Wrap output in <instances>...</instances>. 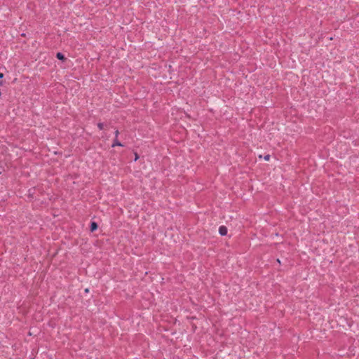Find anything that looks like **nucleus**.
Masks as SVG:
<instances>
[{
    "label": "nucleus",
    "instance_id": "obj_5",
    "mask_svg": "<svg viewBox=\"0 0 359 359\" xmlns=\"http://www.w3.org/2000/svg\"><path fill=\"white\" fill-rule=\"evenodd\" d=\"M97 127L99 128V129L102 130L104 128V124L102 123H99L97 124Z\"/></svg>",
    "mask_w": 359,
    "mask_h": 359
},
{
    "label": "nucleus",
    "instance_id": "obj_3",
    "mask_svg": "<svg viewBox=\"0 0 359 359\" xmlns=\"http://www.w3.org/2000/svg\"><path fill=\"white\" fill-rule=\"evenodd\" d=\"M56 57L58 60H65V55L61 53H57V55H56Z\"/></svg>",
    "mask_w": 359,
    "mask_h": 359
},
{
    "label": "nucleus",
    "instance_id": "obj_2",
    "mask_svg": "<svg viewBox=\"0 0 359 359\" xmlns=\"http://www.w3.org/2000/svg\"><path fill=\"white\" fill-rule=\"evenodd\" d=\"M111 146H112V147H116V146L122 147V146H123V144H122L120 142H118V141L117 140V139H115V140H114V142H113V144H112V145H111Z\"/></svg>",
    "mask_w": 359,
    "mask_h": 359
},
{
    "label": "nucleus",
    "instance_id": "obj_9",
    "mask_svg": "<svg viewBox=\"0 0 359 359\" xmlns=\"http://www.w3.org/2000/svg\"><path fill=\"white\" fill-rule=\"evenodd\" d=\"M137 158H138V156H137V155H136L135 156V161L137 160Z\"/></svg>",
    "mask_w": 359,
    "mask_h": 359
},
{
    "label": "nucleus",
    "instance_id": "obj_7",
    "mask_svg": "<svg viewBox=\"0 0 359 359\" xmlns=\"http://www.w3.org/2000/svg\"><path fill=\"white\" fill-rule=\"evenodd\" d=\"M118 133H118V130H116V131L115 132V136H116V137H118Z\"/></svg>",
    "mask_w": 359,
    "mask_h": 359
},
{
    "label": "nucleus",
    "instance_id": "obj_4",
    "mask_svg": "<svg viewBox=\"0 0 359 359\" xmlns=\"http://www.w3.org/2000/svg\"><path fill=\"white\" fill-rule=\"evenodd\" d=\"M97 229V225L95 222H92L90 225V231H94Z\"/></svg>",
    "mask_w": 359,
    "mask_h": 359
},
{
    "label": "nucleus",
    "instance_id": "obj_6",
    "mask_svg": "<svg viewBox=\"0 0 359 359\" xmlns=\"http://www.w3.org/2000/svg\"><path fill=\"white\" fill-rule=\"evenodd\" d=\"M269 158H270L269 155H267V156H266L264 157V159H265L266 161H269Z\"/></svg>",
    "mask_w": 359,
    "mask_h": 359
},
{
    "label": "nucleus",
    "instance_id": "obj_8",
    "mask_svg": "<svg viewBox=\"0 0 359 359\" xmlns=\"http://www.w3.org/2000/svg\"><path fill=\"white\" fill-rule=\"evenodd\" d=\"M4 74L2 73H0V79L3 78Z\"/></svg>",
    "mask_w": 359,
    "mask_h": 359
},
{
    "label": "nucleus",
    "instance_id": "obj_1",
    "mask_svg": "<svg viewBox=\"0 0 359 359\" xmlns=\"http://www.w3.org/2000/svg\"><path fill=\"white\" fill-rule=\"evenodd\" d=\"M227 228L226 226H222L219 229V232L220 235L225 236L227 234Z\"/></svg>",
    "mask_w": 359,
    "mask_h": 359
}]
</instances>
